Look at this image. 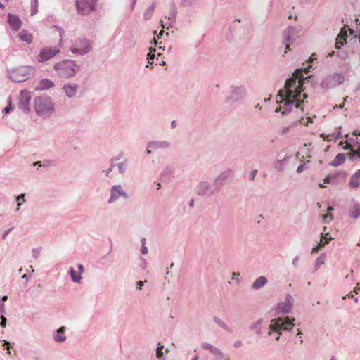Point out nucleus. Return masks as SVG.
<instances>
[{"mask_svg":"<svg viewBox=\"0 0 360 360\" xmlns=\"http://www.w3.org/2000/svg\"><path fill=\"white\" fill-rule=\"evenodd\" d=\"M302 70V68L297 69L293 76L287 79L284 89L278 91L277 96L281 100L280 101H277V103L284 104V110L282 112L283 115L291 112L293 106L299 108L300 103H303L304 102V100L307 98V94H302L304 91L303 83L304 79H307V77L304 78L301 74ZM311 76H308L307 78Z\"/></svg>","mask_w":360,"mask_h":360,"instance_id":"f257e3e1","label":"nucleus"},{"mask_svg":"<svg viewBox=\"0 0 360 360\" xmlns=\"http://www.w3.org/2000/svg\"><path fill=\"white\" fill-rule=\"evenodd\" d=\"M59 78L70 79L81 70V66L72 59H63L56 63L53 67Z\"/></svg>","mask_w":360,"mask_h":360,"instance_id":"f03ea898","label":"nucleus"},{"mask_svg":"<svg viewBox=\"0 0 360 360\" xmlns=\"http://www.w3.org/2000/svg\"><path fill=\"white\" fill-rule=\"evenodd\" d=\"M34 108L36 114L43 119L51 117L55 112V103L49 96L36 97L34 100Z\"/></svg>","mask_w":360,"mask_h":360,"instance_id":"7ed1b4c3","label":"nucleus"},{"mask_svg":"<svg viewBox=\"0 0 360 360\" xmlns=\"http://www.w3.org/2000/svg\"><path fill=\"white\" fill-rule=\"evenodd\" d=\"M295 318H290L288 316L285 317H278L271 320V323L269 325V335H271L273 331L278 333V335L276 338V340H278L282 331H290L294 327Z\"/></svg>","mask_w":360,"mask_h":360,"instance_id":"20e7f679","label":"nucleus"},{"mask_svg":"<svg viewBox=\"0 0 360 360\" xmlns=\"http://www.w3.org/2000/svg\"><path fill=\"white\" fill-rule=\"evenodd\" d=\"M92 41L86 38L79 37L74 40L70 51L78 56H85L92 51Z\"/></svg>","mask_w":360,"mask_h":360,"instance_id":"39448f33","label":"nucleus"},{"mask_svg":"<svg viewBox=\"0 0 360 360\" xmlns=\"http://www.w3.org/2000/svg\"><path fill=\"white\" fill-rule=\"evenodd\" d=\"M9 78L14 82H22L30 78L33 73V68L30 66H21L7 70Z\"/></svg>","mask_w":360,"mask_h":360,"instance_id":"423d86ee","label":"nucleus"},{"mask_svg":"<svg viewBox=\"0 0 360 360\" xmlns=\"http://www.w3.org/2000/svg\"><path fill=\"white\" fill-rule=\"evenodd\" d=\"M246 96L247 90L244 86L232 85L230 86L229 93L225 99V103L229 105H233L235 103L243 100Z\"/></svg>","mask_w":360,"mask_h":360,"instance_id":"0eeeda50","label":"nucleus"},{"mask_svg":"<svg viewBox=\"0 0 360 360\" xmlns=\"http://www.w3.org/2000/svg\"><path fill=\"white\" fill-rule=\"evenodd\" d=\"M195 193L201 197H211L217 194L212 183L207 180L200 181L194 189Z\"/></svg>","mask_w":360,"mask_h":360,"instance_id":"6e6552de","label":"nucleus"},{"mask_svg":"<svg viewBox=\"0 0 360 360\" xmlns=\"http://www.w3.org/2000/svg\"><path fill=\"white\" fill-rule=\"evenodd\" d=\"M345 81V77L342 74L335 73L324 77L320 86L322 89H328L335 88L342 84Z\"/></svg>","mask_w":360,"mask_h":360,"instance_id":"1a4fd4ad","label":"nucleus"},{"mask_svg":"<svg viewBox=\"0 0 360 360\" xmlns=\"http://www.w3.org/2000/svg\"><path fill=\"white\" fill-rule=\"evenodd\" d=\"M97 0H76L75 5L77 13L80 15H88L95 10Z\"/></svg>","mask_w":360,"mask_h":360,"instance_id":"9d476101","label":"nucleus"},{"mask_svg":"<svg viewBox=\"0 0 360 360\" xmlns=\"http://www.w3.org/2000/svg\"><path fill=\"white\" fill-rule=\"evenodd\" d=\"M110 195L108 200V204H112L116 202L120 198L128 199L129 198L128 193L123 189L122 186L120 184L113 185L110 188Z\"/></svg>","mask_w":360,"mask_h":360,"instance_id":"9b49d317","label":"nucleus"},{"mask_svg":"<svg viewBox=\"0 0 360 360\" xmlns=\"http://www.w3.org/2000/svg\"><path fill=\"white\" fill-rule=\"evenodd\" d=\"M60 53V47H44L37 56V60L40 63L46 62Z\"/></svg>","mask_w":360,"mask_h":360,"instance_id":"f8f14e48","label":"nucleus"},{"mask_svg":"<svg viewBox=\"0 0 360 360\" xmlns=\"http://www.w3.org/2000/svg\"><path fill=\"white\" fill-rule=\"evenodd\" d=\"M231 173V169H226L221 172L214 179L212 184L217 193H219L226 185Z\"/></svg>","mask_w":360,"mask_h":360,"instance_id":"ddd939ff","label":"nucleus"},{"mask_svg":"<svg viewBox=\"0 0 360 360\" xmlns=\"http://www.w3.org/2000/svg\"><path fill=\"white\" fill-rule=\"evenodd\" d=\"M31 94L27 90H22L20 91L18 101V108L25 113H29L30 112V102L31 100Z\"/></svg>","mask_w":360,"mask_h":360,"instance_id":"4468645a","label":"nucleus"},{"mask_svg":"<svg viewBox=\"0 0 360 360\" xmlns=\"http://www.w3.org/2000/svg\"><path fill=\"white\" fill-rule=\"evenodd\" d=\"M347 176V172L345 171H340L335 174H328L324 179V184H330L332 185H337L341 181H344Z\"/></svg>","mask_w":360,"mask_h":360,"instance_id":"2eb2a0df","label":"nucleus"},{"mask_svg":"<svg viewBox=\"0 0 360 360\" xmlns=\"http://www.w3.org/2000/svg\"><path fill=\"white\" fill-rule=\"evenodd\" d=\"M79 88V86L77 84L68 82L62 86V91L68 98L72 99L76 96Z\"/></svg>","mask_w":360,"mask_h":360,"instance_id":"dca6fc26","label":"nucleus"},{"mask_svg":"<svg viewBox=\"0 0 360 360\" xmlns=\"http://www.w3.org/2000/svg\"><path fill=\"white\" fill-rule=\"evenodd\" d=\"M297 32L295 27L289 26L283 32V43L286 44V49H290L289 42L292 43L294 37L297 34Z\"/></svg>","mask_w":360,"mask_h":360,"instance_id":"f3484780","label":"nucleus"},{"mask_svg":"<svg viewBox=\"0 0 360 360\" xmlns=\"http://www.w3.org/2000/svg\"><path fill=\"white\" fill-rule=\"evenodd\" d=\"M201 347L203 349L209 351L214 356L215 360H222L224 357V353L210 343L202 342Z\"/></svg>","mask_w":360,"mask_h":360,"instance_id":"a211bd4d","label":"nucleus"},{"mask_svg":"<svg viewBox=\"0 0 360 360\" xmlns=\"http://www.w3.org/2000/svg\"><path fill=\"white\" fill-rule=\"evenodd\" d=\"M292 307V297L290 295H287L285 300L278 303L276 307V313H288Z\"/></svg>","mask_w":360,"mask_h":360,"instance_id":"6ab92c4d","label":"nucleus"},{"mask_svg":"<svg viewBox=\"0 0 360 360\" xmlns=\"http://www.w3.org/2000/svg\"><path fill=\"white\" fill-rule=\"evenodd\" d=\"M8 22L12 29L15 31H18L22 26L21 20L15 14H8Z\"/></svg>","mask_w":360,"mask_h":360,"instance_id":"aec40b11","label":"nucleus"},{"mask_svg":"<svg viewBox=\"0 0 360 360\" xmlns=\"http://www.w3.org/2000/svg\"><path fill=\"white\" fill-rule=\"evenodd\" d=\"M55 86L54 82L49 79L45 78L41 79L39 83L37 84V86H36V89L39 91H44L47 90L51 88H53Z\"/></svg>","mask_w":360,"mask_h":360,"instance_id":"412c9836","label":"nucleus"},{"mask_svg":"<svg viewBox=\"0 0 360 360\" xmlns=\"http://www.w3.org/2000/svg\"><path fill=\"white\" fill-rule=\"evenodd\" d=\"M170 146V142L167 141H154L147 143V147L153 149L168 148Z\"/></svg>","mask_w":360,"mask_h":360,"instance_id":"4be33fe9","label":"nucleus"},{"mask_svg":"<svg viewBox=\"0 0 360 360\" xmlns=\"http://www.w3.org/2000/svg\"><path fill=\"white\" fill-rule=\"evenodd\" d=\"M349 186L352 188H359L360 187V169L352 175L349 181Z\"/></svg>","mask_w":360,"mask_h":360,"instance_id":"5701e85b","label":"nucleus"},{"mask_svg":"<svg viewBox=\"0 0 360 360\" xmlns=\"http://www.w3.org/2000/svg\"><path fill=\"white\" fill-rule=\"evenodd\" d=\"M349 216L353 219L360 217V204L354 200L352 201L351 210L349 211Z\"/></svg>","mask_w":360,"mask_h":360,"instance_id":"b1692460","label":"nucleus"},{"mask_svg":"<svg viewBox=\"0 0 360 360\" xmlns=\"http://www.w3.org/2000/svg\"><path fill=\"white\" fill-rule=\"evenodd\" d=\"M18 37L22 41H25L28 44H30L33 41V36L26 30H22L19 34Z\"/></svg>","mask_w":360,"mask_h":360,"instance_id":"393cba45","label":"nucleus"},{"mask_svg":"<svg viewBox=\"0 0 360 360\" xmlns=\"http://www.w3.org/2000/svg\"><path fill=\"white\" fill-rule=\"evenodd\" d=\"M65 328L64 326L60 327L58 329L54 335L53 339L57 342H63L66 340V336L65 335Z\"/></svg>","mask_w":360,"mask_h":360,"instance_id":"a878e982","label":"nucleus"},{"mask_svg":"<svg viewBox=\"0 0 360 360\" xmlns=\"http://www.w3.org/2000/svg\"><path fill=\"white\" fill-rule=\"evenodd\" d=\"M264 319L262 318H260L257 319L256 321L252 322L249 328L251 330H254L255 333L258 335H260L262 334V325L263 323Z\"/></svg>","mask_w":360,"mask_h":360,"instance_id":"bb28decb","label":"nucleus"},{"mask_svg":"<svg viewBox=\"0 0 360 360\" xmlns=\"http://www.w3.org/2000/svg\"><path fill=\"white\" fill-rule=\"evenodd\" d=\"M268 281L265 276H261L255 279V281L252 284V288L255 290L259 289L262 288L267 283Z\"/></svg>","mask_w":360,"mask_h":360,"instance_id":"cd10ccee","label":"nucleus"},{"mask_svg":"<svg viewBox=\"0 0 360 360\" xmlns=\"http://www.w3.org/2000/svg\"><path fill=\"white\" fill-rule=\"evenodd\" d=\"M345 161V155L344 153H338L335 158L329 162L330 166L338 167L343 164Z\"/></svg>","mask_w":360,"mask_h":360,"instance_id":"c85d7f7f","label":"nucleus"},{"mask_svg":"<svg viewBox=\"0 0 360 360\" xmlns=\"http://www.w3.org/2000/svg\"><path fill=\"white\" fill-rule=\"evenodd\" d=\"M347 32H344L343 30H342L340 34H338V37L337 38V41L335 43V49H340L341 46H342L344 44H347L346 38H347Z\"/></svg>","mask_w":360,"mask_h":360,"instance_id":"c756f323","label":"nucleus"},{"mask_svg":"<svg viewBox=\"0 0 360 360\" xmlns=\"http://www.w3.org/2000/svg\"><path fill=\"white\" fill-rule=\"evenodd\" d=\"M214 322L228 333H232L233 330L229 326L218 316L213 317Z\"/></svg>","mask_w":360,"mask_h":360,"instance_id":"7c9ffc66","label":"nucleus"},{"mask_svg":"<svg viewBox=\"0 0 360 360\" xmlns=\"http://www.w3.org/2000/svg\"><path fill=\"white\" fill-rule=\"evenodd\" d=\"M174 171V169L172 167L167 165L164 167V169L161 172L160 176L162 178H164V179L170 178L172 176V175L173 174Z\"/></svg>","mask_w":360,"mask_h":360,"instance_id":"2f4dec72","label":"nucleus"},{"mask_svg":"<svg viewBox=\"0 0 360 360\" xmlns=\"http://www.w3.org/2000/svg\"><path fill=\"white\" fill-rule=\"evenodd\" d=\"M290 156H285L283 160H277L274 163V167L278 171H283L284 164L288 160Z\"/></svg>","mask_w":360,"mask_h":360,"instance_id":"473e14b6","label":"nucleus"},{"mask_svg":"<svg viewBox=\"0 0 360 360\" xmlns=\"http://www.w3.org/2000/svg\"><path fill=\"white\" fill-rule=\"evenodd\" d=\"M155 8V4L153 3L146 11V12L143 14V18L145 20H150L153 15L154 10Z\"/></svg>","mask_w":360,"mask_h":360,"instance_id":"72a5a7b5","label":"nucleus"},{"mask_svg":"<svg viewBox=\"0 0 360 360\" xmlns=\"http://www.w3.org/2000/svg\"><path fill=\"white\" fill-rule=\"evenodd\" d=\"M128 167V160L127 159L124 160L121 162L117 164V168L119 174H125Z\"/></svg>","mask_w":360,"mask_h":360,"instance_id":"f704fd0d","label":"nucleus"},{"mask_svg":"<svg viewBox=\"0 0 360 360\" xmlns=\"http://www.w3.org/2000/svg\"><path fill=\"white\" fill-rule=\"evenodd\" d=\"M69 274L71 277V279L72 281L74 282V283H80V281L82 279V276H78L76 274V272L74 269L73 267H70V269H69Z\"/></svg>","mask_w":360,"mask_h":360,"instance_id":"c9c22d12","label":"nucleus"},{"mask_svg":"<svg viewBox=\"0 0 360 360\" xmlns=\"http://www.w3.org/2000/svg\"><path fill=\"white\" fill-rule=\"evenodd\" d=\"M325 257H326V254L322 253L316 258V263H315V269H314L315 271L319 269L321 267V266H322L324 264Z\"/></svg>","mask_w":360,"mask_h":360,"instance_id":"e433bc0d","label":"nucleus"},{"mask_svg":"<svg viewBox=\"0 0 360 360\" xmlns=\"http://www.w3.org/2000/svg\"><path fill=\"white\" fill-rule=\"evenodd\" d=\"M177 10L174 6H171L169 14L167 18L172 21V22H175L176 20Z\"/></svg>","mask_w":360,"mask_h":360,"instance_id":"4c0bfd02","label":"nucleus"},{"mask_svg":"<svg viewBox=\"0 0 360 360\" xmlns=\"http://www.w3.org/2000/svg\"><path fill=\"white\" fill-rule=\"evenodd\" d=\"M38 0H31L30 14L34 15L38 11Z\"/></svg>","mask_w":360,"mask_h":360,"instance_id":"58836bf2","label":"nucleus"},{"mask_svg":"<svg viewBox=\"0 0 360 360\" xmlns=\"http://www.w3.org/2000/svg\"><path fill=\"white\" fill-rule=\"evenodd\" d=\"M198 0H181L180 6L184 8H188L196 4Z\"/></svg>","mask_w":360,"mask_h":360,"instance_id":"ea45409f","label":"nucleus"},{"mask_svg":"<svg viewBox=\"0 0 360 360\" xmlns=\"http://www.w3.org/2000/svg\"><path fill=\"white\" fill-rule=\"evenodd\" d=\"M155 49L150 48V52L147 55V60L149 64H152L153 63V60L155 58Z\"/></svg>","mask_w":360,"mask_h":360,"instance_id":"a19ab883","label":"nucleus"},{"mask_svg":"<svg viewBox=\"0 0 360 360\" xmlns=\"http://www.w3.org/2000/svg\"><path fill=\"white\" fill-rule=\"evenodd\" d=\"M333 238L331 237L330 234L329 233H326L325 234L321 233V238L322 243L325 245L328 244L330 240H331Z\"/></svg>","mask_w":360,"mask_h":360,"instance_id":"79ce46f5","label":"nucleus"},{"mask_svg":"<svg viewBox=\"0 0 360 360\" xmlns=\"http://www.w3.org/2000/svg\"><path fill=\"white\" fill-rule=\"evenodd\" d=\"M158 348L156 350V355L159 359H162V357L163 356V352L162 349L164 348V346L160 345V342H158Z\"/></svg>","mask_w":360,"mask_h":360,"instance_id":"37998d69","label":"nucleus"},{"mask_svg":"<svg viewBox=\"0 0 360 360\" xmlns=\"http://www.w3.org/2000/svg\"><path fill=\"white\" fill-rule=\"evenodd\" d=\"M333 216L330 213L323 215V221L325 224H328L329 222L333 221Z\"/></svg>","mask_w":360,"mask_h":360,"instance_id":"c03bdc74","label":"nucleus"},{"mask_svg":"<svg viewBox=\"0 0 360 360\" xmlns=\"http://www.w3.org/2000/svg\"><path fill=\"white\" fill-rule=\"evenodd\" d=\"M41 247H38V248H33L32 250V256L34 259H37L38 258L40 252H41Z\"/></svg>","mask_w":360,"mask_h":360,"instance_id":"a18cd8bd","label":"nucleus"},{"mask_svg":"<svg viewBox=\"0 0 360 360\" xmlns=\"http://www.w3.org/2000/svg\"><path fill=\"white\" fill-rule=\"evenodd\" d=\"M161 23L163 28L169 29L173 27L175 22H172V21L167 18V21L166 22L163 23V22L161 21Z\"/></svg>","mask_w":360,"mask_h":360,"instance_id":"49530a36","label":"nucleus"},{"mask_svg":"<svg viewBox=\"0 0 360 360\" xmlns=\"http://www.w3.org/2000/svg\"><path fill=\"white\" fill-rule=\"evenodd\" d=\"M292 129V125H289L288 127H283L281 130V134L285 135L290 132Z\"/></svg>","mask_w":360,"mask_h":360,"instance_id":"de8ad7c7","label":"nucleus"},{"mask_svg":"<svg viewBox=\"0 0 360 360\" xmlns=\"http://www.w3.org/2000/svg\"><path fill=\"white\" fill-rule=\"evenodd\" d=\"M0 326L3 328H5L6 326V318L4 316V314H0Z\"/></svg>","mask_w":360,"mask_h":360,"instance_id":"09e8293b","label":"nucleus"},{"mask_svg":"<svg viewBox=\"0 0 360 360\" xmlns=\"http://www.w3.org/2000/svg\"><path fill=\"white\" fill-rule=\"evenodd\" d=\"M324 246V244L322 243V240H321L320 243L316 245L315 247H314L312 248V252H317L319 251V250L321 249V247H323Z\"/></svg>","mask_w":360,"mask_h":360,"instance_id":"8fccbe9b","label":"nucleus"},{"mask_svg":"<svg viewBox=\"0 0 360 360\" xmlns=\"http://www.w3.org/2000/svg\"><path fill=\"white\" fill-rule=\"evenodd\" d=\"M25 195L22 193V194H21V195H18V196L16 198V200H17V201L18 202L17 203V206H18V207H20V206L21 205V202H19L20 200H22L23 202H25Z\"/></svg>","mask_w":360,"mask_h":360,"instance_id":"3c124183","label":"nucleus"},{"mask_svg":"<svg viewBox=\"0 0 360 360\" xmlns=\"http://www.w3.org/2000/svg\"><path fill=\"white\" fill-rule=\"evenodd\" d=\"M304 118H301L298 122H292L290 125H292V129L294 127H296L298 124H305V123H304ZM306 124H307V123H306Z\"/></svg>","mask_w":360,"mask_h":360,"instance_id":"603ef678","label":"nucleus"},{"mask_svg":"<svg viewBox=\"0 0 360 360\" xmlns=\"http://www.w3.org/2000/svg\"><path fill=\"white\" fill-rule=\"evenodd\" d=\"M257 174V169H254V170H252L250 173V176H249V179L252 181L255 179V176H256V174Z\"/></svg>","mask_w":360,"mask_h":360,"instance_id":"864d4df0","label":"nucleus"},{"mask_svg":"<svg viewBox=\"0 0 360 360\" xmlns=\"http://www.w3.org/2000/svg\"><path fill=\"white\" fill-rule=\"evenodd\" d=\"M146 283H147V281H146V280H145V281H139L136 282V288H137L138 290H141L142 286H143Z\"/></svg>","mask_w":360,"mask_h":360,"instance_id":"5fc2aeb1","label":"nucleus"},{"mask_svg":"<svg viewBox=\"0 0 360 360\" xmlns=\"http://www.w3.org/2000/svg\"><path fill=\"white\" fill-rule=\"evenodd\" d=\"M115 164L111 162L109 168L105 171V176H109L110 173L112 171V169L115 167Z\"/></svg>","mask_w":360,"mask_h":360,"instance_id":"6e6d98bb","label":"nucleus"},{"mask_svg":"<svg viewBox=\"0 0 360 360\" xmlns=\"http://www.w3.org/2000/svg\"><path fill=\"white\" fill-rule=\"evenodd\" d=\"M5 312V304L3 302L0 301V314H4Z\"/></svg>","mask_w":360,"mask_h":360,"instance_id":"4d7b16f0","label":"nucleus"},{"mask_svg":"<svg viewBox=\"0 0 360 360\" xmlns=\"http://www.w3.org/2000/svg\"><path fill=\"white\" fill-rule=\"evenodd\" d=\"M122 153L119 154L117 156H115V157H112L111 159H110V162L112 163H115V161H117L121 159L122 158Z\"/></svg>","mask_w":360,"mask_h":360,"instance_id":"13d9d810","label":"nucleus"},{"mask_svg":"<svg viewBox=\"0 0 360 360\" xmlns=\"http://www.w3.org/2000/svg\"><path fill=\"white\" fill-rule=\"evenodd\" d=\"M12 230H13V228H10V229H8L6 230V231L4 232L3 235H2V238H3L4 240H5V239L6 238L7 236L9 234V233H10Z\"/></svg>","mask_w":360,"mask_h":360,"instance_id":"bf43d9fd","label":"nucleus"},{"mask_svg":"<svg viewBox=\"0 0 360 360\" xmlns=\"http://www.w3.org/2000/svg\"><path fill=\"white\" fill-rule=\"evenodd\" d=\"M13 108H12L11 105H9L4 108L3 113H4V114L8 113Z\"/></svg>","mask_w":360,"mask_h":360,"instance_id":"052dcab7","label":"nucleus"},{"mask_svg":"<svg viewBox=\"0 0 360 360\" xmlns=\"http://www.w3.org/2000/svg\"><path fill=\"white\" fill-rule=\"evenodd\" d=\"M304 165H305L304 163H302V164H300V165L297 167V173H301V172L303 171L304 167Z\"/></svg>","mask_w":360,"mask_h":360,"instance_id":"680f3d73","label":"nucleus"},{"mask_svg":"<svg viewBox=\"0 0 360 360\" xmlns=\"http://www.w3.org/2000/svg\"><path fill=\"white\" fill-rule=\"evenodd\" d=\"M146 266H147V262H146V259L141 257V266L145 269L146 268Z\"/></svg>","mask_w":360,"mask_h":360,"instance_id":"e2e57ef3","label":"nucleus"},{"mask_svg":"<svg viewBox=\"0 0 360 360\" xmlns=\"http://www.w3.org/2000/svg\"><path fill=\"white\" fill-rule=\"evenodd\" d=\"M141 252L143 255H146V254L148 253V248H147V247L146 245H141Z\"/></svg>","mask_w":360,"mask_h":360,"instance_id":"0e129e2a","label":"nucleus"},{"mask_svg":"<svg viewBox=\"0 0 360 360\" xmlns=\"http://www.w3.org/2000/svg\"><path fill=\"white\" fill-rule=\"evenodd\" d=\"M299 260V257L298 256H296L295 257H294V259H292V265L295 268L297 267V262Z\"/></svg>","mask_w":360,"mask_h":360,"instance_id":"69168bd1","label":"nucleus"},{"mask_svg":"<svg viewBox=\"0 0 360 360\" xmlns=\"http://www.w3.org/2000/svg\"><path fill=\"white\" fill-rule=\"evenodd\" d=\"M242 345V342L240 340H237L233 343V347L236 348H238Z\"/></svg>","mask_w":360,"mask_h":360,"instance_id":"338daca9","label":"nucleus"},{"mask_svg":"<svg viewBox=\"0 0 360 360\" xmlns=\"http://www.w3.org/2000/svg\"><path fill=\"white\" fill-rule=\"evenodd\" d=\"M78 269H79V274H82L84 271V266L82 264H79L78 265Z\"/></svg>","mask_w":360,"mask_h":360,"instance_id":"774afa93","label":"nucleus"}]
</instances>
